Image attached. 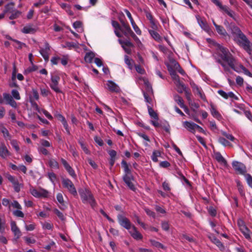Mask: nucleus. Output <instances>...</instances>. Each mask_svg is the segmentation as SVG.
I'll list each match as a JSON object with an SVG mask.
<instances>
[{
	"label": "nucleus",
	"instance_id": "obj_1",
	"mask_svg": "<svg viewBox=\"0 0 252 252\" xmlns=\"http://www.w3.org/2000/svg\"><path fill=\"white\" fill-rule=\"evenodd\" d=\"M218 47L220 51L219 56L220 59H216L217 62L223 67L226 72H230V68L236 70V60L233 55L230 53L228 49L219 44Z\"/></svg>",
	"mask_w": 252,
	"mask_h": 252
},
{
	"label": "nucleus",
	"instance_id": "obj_2",
	"mask_svg": "<svg viewBox=\"0 0 252 252\" xmlns=\"http://www.w3.org/2000/svg\"><path fill=\"white\" fill-rule=\"evenodd\" d=\"M81 199L83 203H89L94 208L96 202L91 191L87 189H80L78 190Z\"/></svg>",
	"mask_w": 252,
	"mask_h": 252
},
{
	"label": "nucleus",
	"instance_id": "obj_3",
	"mask_svg": "<svg viewBox=\"0 0 252 252\" xmlns=\"http://www.w3.org/2000/svg\"><path fill=\"white\" fill-rule=\"evenodd\" d=\"M237 43L250 55H252V43L244 34H241V35L238 37V39L237 40Z\"/></svg>",
	"mask_w": 252,
	"mask_h": 252
},
{
	"label": "nucleus",
	"instance_id": "obj_4",
	"mask_svg": "<svg viewBox=\"0 0 252 252\" xmlns=\"http://www.w3.org/2000/svg\"><path fill=\"white\" fill-rule=\"evenodd\" d=\"M62 184L64 188L68 189V191L73 196H75L77 195L76 189L72 181L69 179H62Z\"/></svg>",
	"mask_w": 252,
	"mask_h": 252
},
{
	"label": "nucleus",
	"instance_id": "obj_5",
	"mask_svg": "<svg viewBox=\"0 0 252 252\" xmlns=\"http://www.w3.org/2000/svg\"><path fill=\"white\" fill-rule=\"evenodd\" d=\"M118 220L120 224L127 230H129L131 227L132 228L130 220L122 215L118 216Z\"/></svg>",
	"mask_w": 252,
	"mask_h": 252
},
{
	"label": "nucleus",
	"instance_id": "obj_6",
	"mask_svg": "<svg viewBox=\"0 0 252 252\" xmlns=\"http://www.w3.org/2000/svg\"><path fill=\"white\" fill-rule=\"evenodd\" d=\"M232 165L235 170L238 173L242 175H245L246 173V167L243 163L234 161L232 162Z\"/></svg>",
	"mask_w": 252,
	"mask_h": 252
},
{
	"label": "nucleus",
	"instance_id": "obj_7",
	"mask_svg": "<svg viewBox=\"0 0 252 252\" xmlns=\"http://www.w3.org/2000/svg\"><path fill=\"white\" fill-rule=\"evenodd\" d=\"M211 1L217 6H219L220 9L224 11L230 17L234 18V11L229 10V8L227 6L222 5L219 0H211Z\"/></svg>",
	"mask_w": 252,
	"mask_h": 252
},
{
	"label": "nucleus",
	"instance_id": "obj_8",
	"mask_svg": "<svg viewBox=\"0 0 252 252\" xmlns=\"http://www.w3.org/2000/svg\"><path fill=\"white\" fill-rule=\"evenodd\" d=\"M208 237L212 243L219 248L220 251H223L225 250V247L223 244L214 234L210 233L208 234Z\"/></svg>",
	"mask_w": 252,
	"mask_h": 252
},
{
	"label": "nucleus",
	"instance_id": "obj_9",
	"mask_svg": "<svg viewBox=\"0 0 252 252\" xmlns=\"http://www.w3.org/2000/svg\"><path fill=\"white\" fill-rule=\"evenodd\" d=\"M6 177L8 180L13 184L15 191L19 192L20 190L21 185L19 183L18 180L10 174H7Z\"/></svg>",
	"mask_w": 252,
	"mask_h": 252
},
{
	"label": "nucleus",
	"instance_id": "obj_10",
	"mask_svg": "<svg viewBox=\"0 0 252 252\" xmlns=\"http://www.w3.org/2000/svg\"><path fill=\"white\" fill-rule=\"evenodd\" d=\"M3 97L4 101L5 100L6 104L10 105L12 107H17V105L16 102L14 100L13 98L10 94L4 93L3 94Z\"/></svg>",
	"mask_w": 252,
	"mask_h": 252
},
{
	"label": "nucleus",
	"instance_id": "obj_11",
	"mask_svg": "<svg viewBox=\"0 0 252 252\" xmlns=\"http://www.w3.org/2000/svg\"><path fill=\"white\" fill-rule=\"evenodd\" d=\"M11 231L13 232L15 239L18 240L22 235V233L19 228L17 227L16 222L12 221L11 222Z\"/></svg>",
	"mask_w": 252,
	"mask_h": 252
},
{
	"label": "nucleus",
	"instance_id": "obj_12",
	"mask_svg": "<svg viewBox=\"0 0 252 252\" xmlns=\"http://www.w3.org/2000/svg\"><path fill=\"white\" fill-rule=\"evenodd\" d=\"M61 162L68 174L73 178L76 177V175L73 169L70 166L68 162L63 158H61Z\"/></svg>",
	"mask_w": 252,
	"mask_h": 252
},
{
	"label": "nucleus",
	"instance_id": "obj_13",
	"mask_svg": "<svg viewBox=\"0 0 252 252\" xmlns=\"http://www.w3.org/2000/svg\"><path fill=\"white\" fill-rule=\"evenodd\" d=\"M124 11H125V13H126V14L127 15V16L128 17V18L129 19V20L130 21V22H131V24L132 25V26L134 30L136 32V33L138 35H141V31L140 30V29L138 28V27L135 24L134 20L133 19V18L132 17V16H131L130 13L129 12V11L127 9H125Z\"/></svg>",
	"mask_w": 252,
	"mask_h": 252
},
{
	"label": "nucleus",
	"instance_id": "obj_14",
	"mask_svg": "<svg viewBox=\"0 0 252 252\" xmlns=\"http://www.w3.org/2000/svg\"><path fill=\"white\" fill-rule=\"evenodd\" d=\"M119 42L122 44V46L123 48L125 51L128 54H131V50L130 48H126L125 46L129 47H133L134 45L129 40H119Z\"/></svg>",
	"mask_w": 252,
	"mask_h": 252
},
{
	"label": "nucleus",
	"instance_id": "obj_15",
	"mask_svg": "<svg viewBox=\"0 0 252 252\" xmlns=\"http://www.w3.org/2000/svg\"><path fill=\"white\" fill-rule=\"evenodd\" d=\"M11 153L8 151L4 143H0V157L2 158H6L11 156Z\"/></svg>",
	"mask_w": 252,
	"mask_h": 252
},
{
	"label": "nucleus",
	"instance_id": "obj_16",
	"mask_svg": "<svg viewBox=\"0 0 252 252\" xmlns=\"http://www.w3.org/2000/svg\"><path fill=\"white\" fill-rule=\"evenodd\" d=\"M50 46L48 43L46 42L45 43V48H41L39 50V52L41 56L43 57L46 62L49 61V53L50 51Z\"/></svg>",
	"mask_w": 252,
	"mask_h": 252
},
{
	"label": "nucleus",
	"instance_id": "obj_17",
	"mask_svg": "<svg viewBox=\"0 0 252 252\" xmlns=\"http://www.w3.org/2000/svg\"><path fill=\"white\" fill-rule=\"evenodd\" d=\"M190 86L194 93H197L200 97L204 101H206V98L205 95L202 93L199 88L194 82H190Z\"/></svg>",
	"mask_w": 252,
	"mask_h": 252
},
{
	"label": "nucleus",
	"instance_id": "obj_18",
	"mask_svg": "<svg viewBox=\"0 0 252 252\" xmlns=\"http://www.w3.org/2000/svg\"><path fill=\"white\" fill-rule=\"evenodd\" d=\"M133 178L132 175H130V176L124 175L123 176V180L124 181L125 183L126 184L127 187H128V188L130 189L134 190L135 189V188L134 185L132 184V183L131 181V180H133Z\"/></svg>",
	"mask_w": 252,
	"mask_h": 252
},
{
	"label": "nucleus",
	"instance_id": "obj_19",
	"mask_svg": "<svg viewBox=\"0 0 252 252\" xmlns=\"http://www.w3.org/2000/svg\"><path fill=\"white\" fill-rule=\"evenodd\" d=\"M230 28L231 31V33L233 34L236 35L238 38L239 37L241 34H244L240 30L239 28L236 26L234 23H230Z\"/></svg>",
	"mask_w": 252,
	"mask_h": 252
},
{
	"label": "nucleus",
	"instance_id": "obj_20",
	"mask_svg": "<svg viewBox=\"0 0 252 252\" xmlns=\"http://www.w3.org/2000/svg\"><path fill=\"white\" fill-rule=\"evenodd\" d=\"M37 31V29L35 26H33L32 25H28L25 26L22 32L24 33H31L33 34Z\"/></svg>",
	"mask_w": 252,
	"mask_h": 252
},
{
	"label": "nucleus",
	"instance_id": "obj_21",
	"mask_svg": "<svg viewBox=\"0 0 252 252\" xmlns=\"http://www.w3.org/2000/svg\"><path fill=\"white\" fill-rule=\"evenodd\" d=\"M196 18L200 26L205 31L209 30V26L206 21L203 20L199 15H196Z\"/></svg>",
	"mask_w": 252,
	"mask_h": 252
},
{
	"label": "nucleus",
	"instance_id": "obj_22",
	"mask_svg": "<svg viewBox=\"0 0 252 252\" xmlns=\"http://www.w3.org/2000/svg\"><path fill=\"white\" fill-rule=\"evenodd\" d=\"M125 36H126L127 38H129V34L132 31L128 24H124L123 27H122L121 31H120Z\"/></svg>",
	"mask_w": 252,
	"mask_h": 252
},
{
	"label": "nucleus",
	"instance_id": "obj_23",
	"mask_svg": "<svg viewBox=\"0 0 252 252\" xmlns=\"http://www.w3.org/2000/svg\"><path fill=\"white\" fill-rule=\"evenodd\" d=\"M132 229L133 231H129V233H130L131 236L135 239L136 240H141L142 239L143 236L142 234L137 231V228L134 225H132Z\"/></svg>",
	"mask_w": 252,
	"mask_h": 252
},
{
	"label": "nucleus",
	"instance_id": "obj_24",
	"mask_svg": "<svg viewBox=\"0 0 252 252\" xmlns=\"http://www.w3.org/2000/svg\"><path fill=\"white\" fill-rule=\"evenodd\" d=\"M107 86L109 90L112 92H119V87L112 81H108Z\"/></svg>",
	"mask_w": 252,
	"mask_h": 252
},
{
	"label": "nucleus",
	"instance_id": "obj_25",
	"mask_svg": "<svg viewBox=\"0 0 252 252\" xmlns=\"http://www.w3.org/2000/svg\"><path fill=\"white\" fill-rule=\"evenodd\" d=\"M184 126L186 128H188L190 132L194 133L195 131V123L186 121L184 123Z\"/></svg>",
	"mask_w": 252,
	"mask_h": 252
},
{
	"label": "nucleus",
	"instance_id": "obj_26",
	"mask_svg": "<svg viewBox=\"0 0 252 252\" xmlns=\"http://www.w3.org/2000/svg\"><path fill=\"white\" fill-rule=\"evenodd\" d=\"M167 68L169 72L172 79L175 81L178 80L180 78L179 76L177 74L175 70L173 69L172 66L170 65H167Z\"/></svg>",
	"mask_w": 252,
	"mask_h": 252
},
{
	"label": "nucleus",
	"instance_id": "obj_27",
	"mask_svg": "<svg viewBox=\"0 0 252 252\" xmlns=\"http://www.w3.org/2000/svg\"><path fill=\"white\" fill-rule=\"evenodd\" d=\"M211 113L212 115L218 120H220L221 118V116L220 114V113L217 110L216 108H215V106L213 104H211Z\"/></svg>",
	"mask_w": 252,
	"mask_h": 252
},
{
	"label": "nucleus",
	"instance_id": "obj_28",
	"mask_svg": "<svg viewBox=\"0 0 252 252\" xmlns=\"http://www.w3.org/2000/svg\"><path fill=\"white\" fill-rule=\"evenodd\" d=\"M122 166L124 169L125 174L124 175L130 176L131 175V170L128 167L127 162L125 160H123L121 162Z\"/></svg>",
	"mask_w": 252,
	"mask_h": 252
},
{
	"label": "nucleus",
	"instance_id": "obj_29",
	"mask_svg": "<svg viewBox=\"0 0 252 252\" xmlns=\"http://www.w3.org/2000/svg\"><path fill=\"white\" fill-rule=\"evenodd\" d=\"M11 15L9 17L10 20H14L19 18L22 14V12L17 9L13 10L11 12Z\"/></svg>",
	"mask_w": 252,
	"mask_h": 252
},
{
	"label": "nucleus",
	"instance_id": "obj_30",
	"mask_svg": "<svg viewBox=\"0 0 252 252\" xmlns=\"http://www.w3.org/2000/svg\"><path fill=\"white\" fill-rule=\"evenodd\" d=\"M57 199L61 204V206H60V209L62 210H64L66 208V206L64 204V201L62 194L59 193L57 195Z\"/></svg>",
	"mask_w": 252,
	"mask_h": 252
},
{
	"label": "nucleus",
	"instance_id": "obj_31",
	"mask_svg": "<svg viewBox=\"0 0 252 252\" xmlns=\"http://www.w3.org/2000/svg\"><path fill=\"white\" fill-rule=\"evenodd\" d=\"M149 33L153 38L158 42L162 41V37L157 32L153 30H149Z\"/></svg>",
	"mask_w": 252,
	"mask_h": 252
},
{
	"label": "nucleus",
	"instance_id": "obj_32",
	"mask_svg": "<svg viewBox=\"0 0 252 252\" xmlns=\"http://www.w3.org/2000/svg\"><path fill=\"white\" fill-rule=\"evenodd\" d=\"M95 55L93 52H89L86 54L84 60L86 62L91 63L94 58Z\"/></svg>",
	"mask_w": 252,
	"mask_h": 252
},
{
	"label": "nucleus",
	"instance_id": "obj_33",
	"mask_svg": "<svg viewBox=\"0 0 252 252\" xmlns=\"http://www.w3.org/2000/svg\"><path fill=\"white\" fill-rule=\"evenodd\" d=\"M216 29L217 32L220 34L224 36H226L228 35L227 32H226L224 28L221 26H216Z\"/></svg>",
	"mask_w": 252,
	"mask_h": 252
},
{
	"label": "nucleus",
	"instance_id": "obj_34",
	"mask_svg": "<svg viewBox=\"0 0 252 252\" xmlns=\"http://www.w3.org/2000/svg\"><path fill=\"white\" fill-rule=\"evenodd\" d=\"M148 112L152 118L156 120H158V114L155 112L154 109L150 106H148Z\"/></svg>",
	"mask_w": 252,
	"mask_h": 252
},
{
	"label": "nucleus",
	"instance_id": "obj_35",
	"mask_svg": "<svg viewBox=\"0 0 252 252\" xmlns=\"http://www.w3.org/2000/svg\"><path fill=\"white\" fill-rule=\"evenodd\" d=\"M174 100L181 108L185 107V105L184 104V100L181 96L176 94L174 96Z\"/></svg>",
	"mask_w": 252,
	"mask_h": 252
},
{
	"label": "nucleus",
	"instance_id": "obj_36",
	"mask_svg": "<svg viewBox=\"0 0 252 252\" xmlns=\"http://www.w3.org/2000/svg\"><path fill=\"white\" fill-rule=\"evenodd\" d=\"M150 242L152 245L155 247L161 248V249L163 250L166 249V247H165L164 245H163L161 243H159V242L156 241V240H150Z\"/></svg>",
	"mask_w": 252,
	"mask_h": 252
},
{
	"label": "nucleus",
	"instance_id": "obj_37",
	"mask_svg": "<svg viewBox=\"0 0 252 252\" xmlns=\"http://www.w3.org/2000/svg\"><path fill=\"white\" fill-rule=\"evenodd\" d=\"M125 62L130 69H132L134 62L132 59H130L129 57L127 55L125 56Z\"/></svg>",
	"mask_w": 252,
	"mask_h": 252
},
{
	"label": "nucleus",
	"instance_id": "obj_38",
	"mask_svg": "<svg viewBox=\"0 0 252 252\" xmlns=\"http://www.w3.org/2000/svg\"><path fill=\"white\" fill-rule=\"evenodd\" d=\"M14 5V3L13 2H11L5 6V9L3 11L4 13L7 12H11L13 9V6Z\"/></svg>",
	"mask_w": 252,
	"mask_h": 252
},
{
	"label": "nucleus",
	"instance_id": "obj_39",
	"mask_svg": "<svg viewBox=\"0 0 252 252\" xmlns=\"http://www.w3.org/2000/svg\"><path fill=\"white\" fill-rule=\"evenodd\" d=\"M216 159L219 162L223 163L224 165L227 164L226 160L225 159V158L221 156V155L220 153H218L216 154Z\"/></svg>",
	"mask_w": 252,
	"mask_h": 252
},
{
	"label": "nucleus",
	"instance_id": "obj_40",
	"mask_svg": "<svg viewBox=\"0 0 252 252\" xmlns=\"http://www.w3.org/2000/svg\"><path fill=\"white\" fill-rule=\"evenodd\" d=\"M237 186L238 188V191L242 196H245V192L243 189V186L241 184L240 181H236Z\"/></svg>",
	"mask_w": 252,
	"mask_h": 252
},
{
	"label": "nucleus",
	"instance_id": "obj_41",
	"mask_svg": "<svg viewBox=\"0 0 252 252\" xmlns=\"http://www.w3.org/2000/svg\"><path fill=\"white\" fill-rule=\"evenodd\" d=\"M219 142L224 146H231V143L225 138L222 137H220L218 139Z\"/></svg>",
	"mask_w": 252,
	"mask_h": 252
},
{
	"label": "nucleus",
	"instance_id": "obj_42",
	"mask_svg": "<svg viewBox=\"0 0 252 252\" xmlns=\"http://www.w3.org/2000/svg\"><path fill=\"white\" fill-rule=\"evenodd\" d=\"M242 233L243 234L246 239L252 242V234L249 229L247 230V231H245Z\"/></svg>",
	"mask_w": 252,
	"mask_h": 252
},
{
	"label": "nucleus",
	"instance_id": "obj_43",
	"mask_svg": "<svg viewBox=\"0 0 252 252\" xmlns=\"http://www.w3.org/2000/svg\"><path fill=\"white\" fill-rule=\"evenodd\" d=\"M50 86L57 93H61L62 92L58 87V83H51Z\"/></svg>",
	"mask_w": 252,
	"mask_h": 252
},
{
	"label": "nucleus",
	"instance_id": "obj_44",
	"mask_svg": "<svg viewBox=\"0 0 252 252\" xmlns=\"http://www.w3.org/2000/svg\"><path fill=\"white\" fill-rule=\"evenodd\" d=\"M49 164L51 168H55L57 169L59 168L58 162L55 159H50L49 161Z\"/></svg>",
	"mask_w": 252,
	"mask_h": 252
},
{
	"label": "nucleus",
	"instance_id": "obj_45",
	"mask_svg": "<svg viewBox=\"0 0 252 252\" xmlns=\"http://www.w3.org/2000/svg\"><path fill=\"white\" fill-rule=\"evenodd\" d=\"M38 196L37 197H46L48 194V191L44 189H40L38 190Z\"/></svg>",
	"mask_w": 252,
	"mask_h": 252
},
{
	"label": "nucleus",
	"instance_id": "obj_46",
	"mask_svg": "<svg viewBox=\"0 0 252 252\" xmlns=\"http://www.w3.org/2000/svg\"><path fill=\"white\" fill-rule=\"evenodd\" d=\"M10 144L17 152H18L20 151V147L19 146L18 141L16 140H11Z\"/></svg>",
	"mask_w": 252,
	"mask_h": 252
},
{
	"label": "nucleus",
	"instance_id": "obj_47",
	"mask_svg": "<svg viewBox=\"0 0 252 252\" xmlns=\"http://www.w3.org/2000/svg\"><path fill=\"white\" fill-rule=\"evenodd\" d=\"M160 156V153L158 151H154L153 152L152 159L154 162L158 161V157Z\"/></svg>",
	"mask_w": 252,
	"mask_h": 252
},
{
	"label": "nucleus",
	"instance_id": "obj_48",
	"mask_svg": "<svg viewBox=\"0 0 252 252\" xmlns=\"http://www.w3.org/2000/svg\"><path fill=\"white\" fill-rule=\"evenodd\" d=\"M189 102V105L191 106V108L192 110V111L196 113V109H198L199 107V105L195 102L192 101V100L190 101Z\"/></svg>",
	"mask_w": 252,
	"mask_h": 252
},
{
	"label": "nucleus",
	"instance_id": "obj_49",
	"mask_svg": "<svg viewBox=\"0 0 252 252\" xmlns=\"http://www.w3.org/2000/svg\"><path fill=\"white\" fill-rule=\"evenodd\" d=\"M78 142L80 144V145L81 147V148L84 151V152L86 154H88V155L90 154V151L88 149V148H87V147L86 146V145H85V144L84 143L83 141L81 140H79Z\"/></svg>",
	"mask_w": 252,
	"mask_h": 252
},
{
	"label": "nucleus",
	"instance_id": "obj_50",
	"mask_svg": "<svg viewBox=\"0 0 252 252\" xmlns=\"http://www.w3.org/2000/svg\"><path fill=\"white\" fill-rule=\"evenodd\" d=\"M11 94L12 97H14L17 100H19L21 98L18 91L16 90H12L11 91Z\"/></svg>",
	"mask_w": 252,
	"mask_h": 252
},
{
	"label": "nucleus",
	"instance_id": "obj_51",
	"mask_svg": "<svg viewBox=\"0 0 252 252\" xmlns=\"http://www.w3.org/2000/svg\"><path fill=\"white\" fill-rule=\"evenodd\" d=\"M54 212L57 216L59 217V218L61 220H65V218L64 217L63 214L59 210H58L57 209H55L54 210Z\"/></svg>",
	"mask_w": 252,
	"mask_h": 252
},
{
	"label": "nucleus",
	"instance_id": "obj_52",
	"mask_svg": "<svg viewBox=\"0 0 252 252\" xmlns=\"http://www.w3.org/2000/svg\"><path fill=\"white\" fill-rule=\"evenodd\" d=\"M112 25L115 28V30L121 31L122 26H121L117 21L113 20L112 21Z\"/></svg>",
	"mask_w": 252,
	"mask_h": 252
},
{
	"label": "nucleus",
	"instance_id": "obj_53",
	"mask_svg": "<svg viewBox=\"0 0 252 252\" xmlns=\"http://www.w3.org/2000/svg\"><path fill=\"white\" fill-rule=\"evenodd\" d=\"M30 102L31 104L32 107V108L37 111H39V108L37 104L33 100H32L31 98H30Z\"/></svg>",
	"mask_w": 252,
	"mask_h": 252
},
{
	"label": "nucleus",
	"instance_id": "obj_54",
	"mask_svg": "<svg viewBox=\"0 0 252 252\" xmlns=\"http://www.w3.org/2000/svg\"><path fill=\"white\" fill-rule=\"evenodd\" d=\"M246 177L247 182L250 187L252 188V177L250 174H245L244 175Z\"/></svg>",
	"mask_w": 252,
	"mask_h": 252
},
{
	"label": "nucleus",
	"instance_id": "obj_55",
	"mask_svg": "<svg viewBox=\"0 0 252 252\" xmlns=\"http://www.w3.org/2000/svg\"><path fill=\"white\" fill-rule=\"evenodd\" d=\"M222 134L225 136L227 139L231 140V141H234L235 140L234 137L231 134L227 133L226 132L222 131Z\"/></svg>",
	"mask_w": 252,
	"mask_h": 252
},
{
	"label": "nucleus",
	"instance_id": "obj_56",
	"mask_svg": "<svg viewBox=\"0 0 252 252\" xmlns=\"http://www.w3.org/2000/svg\"><path fill=\"white\" fill-rule=\"evenodd\" d=\"M176 81L177 82L176 86L177 88H182L184 90L187 89V87H186L184 83L180 81V78H179L178 80H176Z\"/></svg>",
	"mask_w": 252,
	"mask_h": 252
},
{
	"label": "nucleus",
	"instance_id": "obj_57",
	"mask_svg": "<svg viewBox=\"0 0 252 252\" xmlns=\"http://www.w3.org/2000/svg\"><path fill=\"white\" fill-rule=\"evenodd\" d=\"M178 174L180 176V178L183 180L187 185L190 186L189 181L183 175L181 172H178Z\"/></svg>",
	"mask_w": 252,
	"mask_h": 252
},
{
	"label": "nucleus",
	"instance_id": "obj_58",
	"mask_svg": "<svg viewBox=\"0 0 252 252\" xmlns=\"http://www.w3.org/2000/svg\"><path fill=\"white\" fill-rule=\"evenodd\" d=\"M51 83H59L60 77L58 75H54L51 77Z\"/></svg>",
	"mask_w": 252,
	"mask_h": 252
},
{
	"label": "nucleus",
	"instance_id": "obj_59",
	"mask_svg": "<svg viewBox=\"0 0 252 252\" xmlns=\"http://www.w3.org/2000/svg\"><path fill=\"white\" fill-rule=\"evenodd\" d=\"M1 132L3 133L4 138L8 137V139H10V135L8 131L6 128L2 127L1 129Z\"/></svg>",
	"mask_w": 252,
	"mask_h": 252
},
{
	"label": "nucleus",
	"instance_id": "obj_60",
	"mask_svg": "<svg viewBox=\"0 0 252 252\" xmlns=\"http://www.w3.org/2000/svg\"><path fill=\"white\" fill-rule=\"evenodd\" d=\"M209 214L212 217H215L217 214V211L213 207H210L208 209Z\"/></svg>",
	"mask_w": 252,
	"mask_h": 252
},
{
	"label": "nucleus",
	"instance_id": "obj_61",
	"mask_svg": "<svg viewBox=\"0 0 252 252\" xmlns=\"http://www.w3.org/2000/svg\"><path fill=\"white\" fill-rule=\"evenodd\" d=\"M5 222L0 218V232L3 233L5 231Z\"/></svg>",
	"mask_w": 252,
	"mask_h": 252
},
{
	"label": "nucleus",
	"instance_id": "obj_62",
	"mask_svg": "<svg viewBox=\"0 0 252 252\" xmlns=\"http://www.w3.org/2000/svg\"><path fill=\"white\" fill-rule=\"evenodd\" d=\"M135 67L136 70L138 73H140L141 74H144L145 70L143 68L141 67V66L140 65H135Z\"/></svg>",
	"mask_w": 252,
	"mask_h": 252
},
{
	"label": "nucleus",
	"instance_id": "obj_63",
	"mask_svg": "<svg viewBox=\"0 0 252 252\" xmlns=\"http://www.w3.org/2000/svg\"><path fill=\"white\" fill-rule=\"evenodd\" d=\"M95 142L100 146H102L104 144L103 140L99 137L97 136L95 137L94 138Z\"/></svg>",
	"mask_w": 252,
	"mask_h": 252
},
{
	"label": "nucleus",
	"instance_id": "obj_64",
	"mask_svg": "<svg viewBox=\"0 0 252 252\" xmlns=\"http://www.w3.org/2000/svg\"><path fill=\"white\" fill-rule=\"evenodd\" d=\"M38 151L39 152L43 154L44 155H49L48 151L44 148L43 147H41L38 148Z\"/></svg>",
	"mask_w": 252,
	"mask_h": 252
}]
</instances>
